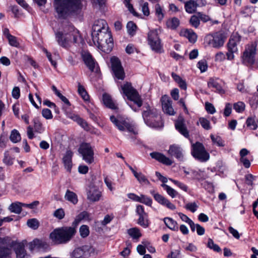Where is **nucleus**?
I'll use <instances>...</instances> for the list:
<instances>
[{
	"instance_id": "1",
	"label": "nucleus",
	"mask_w": 258,
	"mask_h": 258,
	"mask_svg": "<svg viewBox=\"0 0 258 258\" xmlns=\"http://www.w3.org/2000/svg\"><path fill=\"white\" fill-rule=\"evenodd\" d=\"M55 37L58 44L65 48H69L72 44L77 42L80 38L79 31L71 24L66 25L63 32L56 33Z\"/></svg>"
},
{
	"instance_id": "2",
	"label": "nucleus",
	"mask_w": 258,
	"mask_h": 258,
	"mask_svg": "<svg viewBox=\"0 0 258 258\" xmlns=\"http://www.w3.org/2000/svg\"><path fill=\"white\" fill-rule=\"evenodd\" d=\"M58 17L66 18L73 13L82 9L81 0H54Z\"/></svg>"
},
{
	"instance_id": "3",
	"label": "nucleus",
	"mask_w": 258,
	"mask_h": 258,
	"mask_svg": "<svg viewBox=\"0 0 258 258\" xmlns=\"http://www.w3.org/2000/svg\"><path fill=\"white\" fill-rule=\"evenodd\" d=\"M92 40L95 45L105 53H108L113 47V39L108 29L102 31L98 35L92 36Z\"/></svg>"
},
{
	"instance_id": "4",
	"label": "nucleus",
	"mask_w": 258,
	"mask_h": 258,
	"mask_svg": "<svg viewBox=\"0 0 258 258\" xmlns=\"http://www.w3.org/2000/svg\"><path fill=\"white\" fill-rule=\"evenodd\" d=\"M76 231L72 227H62L54 229L50 234V238L55 243H64L70 241Z\"/></svg>"
},
{
	"instance_id": "5",
	"label": "nucleus",
	"mask_w": 258,
	"mask_h": 258,
	"mask_svg": "<svg viewBox=\"0 0 258 258\" xmlns=\"http://www.w3.org/2000/svg\"><path fill=\"white\" fill-rule=\"evenodd\" d=\"M143 108L142 117L147 125L155 128L162 126L160 117L156 108L150 106L148 104H145Z\"/></svg>"
},
{
	"instance_id": "6",
	"label": "nucleus",
	"mask_w": 258,
	"mask_h": 258,
	"mask_svg": "<svg viewBox=\"0 0 258 258\" xmlns=\"http://www.w3.org/2000/svg\"><path fill=\"white\" fill-rule=\"evenodd\" d=\"M110 120L120 131H127L134 135L138 134L134 124L131 123L127 118L120 115H112L110 117Z\"/></svg>"
},
{
	"instance_id": "7",
	"label": "nucleus",
	"mask_w": 258,
	"mask_h": 258,
	"mask_svg": "<svg viewBox=\"0 0 258 258\" xmlns=\"http://www.w3.org/2000/svg\"><path fill=\"white\" fill-rule=\"evenodd\" d=\"M256 46L255 42H251L245 46L243 52V63L247 66L251 67L255 63L258 67V61L256 62L255 59Z\"/></svg>"
},
{
	"instance_id": "8",
	"label": "nucleus",
	"mask_w": 258,
	"mask_h": 258,
	"mask_svg": "<svg viewBox=\"0 0 258 258\" xmlns=\"http://www.w3.org/2000/svg\"><path fill=\"white\" fill-rule=\"evenodd\" d=\"M148 43L151 49L157 53L163 52V46L159 38V34L157 29L150 31L148 34Z\"/></svg>"
},
{
	"instance_id": "9",
	"label": "nucleus",
	"mask_w": 258,
	"mask_h": 258,
	"mask_svg": "<svg viewBox=\"0 0 258 258\" xmlns=\"http://www.w3.org/2000/svg\"><path fill=\"white\" fill-rule=\"evenodd\" d=\"M226 37L222 32H216L207 35L205 38L206 43L216 48L222 47L225 42Z\"/></svg>"
},
{
	"instance_id": "10",
	"label": "nucleus",
	"mask_w": 258,
	"mask_h": 258,
	"mask_svg": "<svg viewBox=\"0 0 258 258\" xmlns=\"http://www.w3.org/2000/svg\"><path fill=\"white\" fill-rule=\"evenodd\" d=\"M191 154L194 158L201 162H206L210 158V155L203 145L198 142L192 145Z\"/></svg>"
},
{
	"instance_id": "11",
	"label": "nucleus",
	"mask_w": 258,
	"mask_h": 258,
	"mask_svg": "<svg viewBox=\"0 0 258 258\" xmlns=\"http://www.w3.org/2000/svg\"><path fill=\"white\" fill-rule=\"evenodd\" d=\"M123 93L131 100L134 102L139 107L142 105V99L138 92L132 86L131 84L126 83L121 86Z\"/></svg>"
},
{
	"instance_id": "12",
	"label": "nucleus",
	"mask_w": 258,
	"mask_h": 258,
	"mask_svg": "<svg viewBox=\"0 0 258 258\" xmlns=\"http://www.w3.org/2000/svg\"><path fill=\"white\" fill-rule=\"evenodd\" d=\"M78 152L82 155L83 159L90 164L94 161V152L93 148L89 143H84L80 145Z\"/></svg>"
},
{
	"instance_id": "13",
	"label": "nucleus",
	"mask_w": 258,
	"mask_h": 258,
	"mask_svg": "<svg viewBox=\"0 0 258 258\" xmlns=\"http://www.w3.org/2000/svg\"><path fill=\"white\" fill-rule=\"evenodd\" d=\"M110 60L112 70L115 76L118 79L123 80L124 78V73L120 60L115 56L111 57Z\"/></svg>"
},
{
	"instance_id": "14",
	"label": "nucleus",
	"mask_w": 258,
	"mask_h": 258,
	"mask_svg": "<svg viewBox=\"0 0 258 258\" xmlns=\"http://www.w3.org/2000/svg\"><path fill=\"white\" fill-rule=\"evenodd\" d=\"M81 56L85 64L91 72H96L97 71V64L89 52L82 51Z\"/></svg>"
},
{
	"instance_id": "15",
	"label": "nucleus",
	"mask_w": 258,
	"mask_h": 258,
	"mask_svg": "<svg viewBox=\"0 0 258 258\" xmlns=\"http://www.w3.org/2000/svg\"><path fill=\"white\" fill-rule=\"evenodd\" d=\"M29 249L31 251L35 249L45 251L49 249V244L45 240L36 238L28 243Z\"/></svg>"
},
{
	"instance_id": "16",
	"label": "nucleus",
	"mask_w": 258,
	"mask_h": 258,
	"mask_svg": "<svg viewBox=\"0 0 258 258\" xmlns=\"http://www.w3.org/2000/svg\"><path fill=\"white\" fill-rule=\"evenodd\" d=\"M151 194L153 196L154 199L160 204L166 206L170 210H175L176 207L172 204L168 199L164 198L159 193L155 192L154 190L150 191Z\"/></svg>"
},
{
	"instance_id": "17",
	"label": "nucleus",
	"mask_w": 258,
	"mask_h": 258,
	"mask_svg": "<svg viewBox=\"0 0 258 258\" xmlns=\"http://www.w3.org/2000/svg\"><path fill=\"white\" fill-rule=\"evenodd\" d=\"M161 101L164 112L170 115H174L175 112L172 106V101L168 96L166 95L162 96Z\"/></svg>"
},
{
	"instance_id": "18",
	"label": "nucleus",
	"mask_w": 258,
	"mask_h": 258,
	"mask_svg": "<svg viewBox=\"0 0 258 258\" xmlns=\"http://www.w3.org/2000/svg\"><path fill=\"white\" fill-rule=\"evenodd\" d=\"M101 192L96 186H90L87 192V199L91 202L98 201L101 197Z\"/></svg>"
},
{
	"instance_id": "19",
	"label": "nucleus",
	"mask_w": 258,
	"mask_h": 258,
	"mask_svg": "<svg viewBox=\"0 0 258 258\" xmlns=\"http://www.w3.org/2000/svg\"><path fill=\"white\" fill-rule=\"evenodd\" d=\"M106 29H108V27L105 20L103 19L96 20L92 27V36L98 35V33Z\"/></svg>"
},
{
	"instance_id": "20",
	"label": "nucleus",
	"mask_w": 258,
	"mask_h": 258,
	"mask_svg": "<svg viewBox=\"0 0 258 258\" xmlns=\"http://www.w3.org/2000/svg\"><path fill=\"white\" fill-rule=\"evenodd\" d=\"M150 155L153 159L166 165H171L173 163V161L171 159L167 157L162 153L154 152L151 153Z\"/></svg>"
},
{
	"instance_id": "21",
	"label": "nucleus",
	"mask_w": 258,
	"mask_h": 258,
	"mask_svg": "<svg viewBox=\"0 0 258 258\" xmlns=\"http://www.w3.org/2000/svg\"><path fill=\"white\" fill-rule=\"evenodd\" d=\"M168 153L171 156L175 157L177 159L179 160L183 159V155L182 153V149L181 148L176 145H171L169 147V149Z\"/></svg>"
},
{
	"instance_id": "22",
	"label": "nucleus",
	"mask_w": 258,
	"mask_h": 258,
	"mask_svg": "<svg viewBox=\"0 0 258 258\" xmlns=\"http://www.w3.org/2000/svg\"><path fill=\"white\" fill-rule=\"evenodd\" d=\"M176 129L185 138L189 137V133L182 118H178L175 122Z\"/></svg>"
},
{
	"instance_id": "23",
	"label": "nucleus",
	"mask_w": 258,
	"mask_h": 258,
	"mask_svg": "<svg viewBox=\"0 0 258 258\" xmlns=\"http://www.w3.org/2000/svg\"><path fill=\"white\" fill-rule=\"evenodd\" d=\"M15 251L17 258H30V255L27 253L22 243H19L15 246Z\"/></svg>"
},
{
	"instance_id": "24",
	"label": "nucleus",
	"mask_w": 258,
	"mask_h": 258,
	"mask_svg": "<svg viewBox=\"0 0 258 258\" xmlns=\"http://www.w3.org/2000/svg\"><path fill=\"white\" fill-rule=\"evenodd\" d=\"M202 0H189L185 3L184 8L185 11L189 14L195 13L197 7L199 6V3Z\"/></svg>"
},
{
	"instance_id": "25",
	"label": "nucleus",
	"mask_w": 258,
	"mask_h": 258,
	"mask_svg": "<svg viewBox=\"0 0 258 258\" xmlns=\"http://www.w3.org/2000/svg\"><path fill=\"white\" fill-rule=\"evenodd\" d=\"M73 155V153L71 150H67L62 158L65 168L67 169V171L69 172L71 171L72 166V159Z\"/></svg>"
},
{
	"instance_id": "26",
	"label": "nucleus",
	"mask_w": 258,
	"mask_h": 258,
	"mask_svg": "<svg viewBox=\"0 0 258 258\" xmlns=\"http://www.w3.org/2000/svg\"><path fill=\"white\" fill-rule=\"evenodd\" d=\"M84 258H90L95 256L97 251L94 247L90 245H83Z\"/></svg>"
},
{
	"instance_id": "27",
	"label": "nucleus",
	"mask_w": 258,
	"mask_h": 258,
	"mask_svg": "<svg viewBox=\"0 0 258 258\" xmlns=\"http://www.w3.org/2000/svg\"><path fill=\"white\" fill-rule=\"evenodd\" d=\"M180 34L186 37L191 43H195L197 39L196 33L191 29L183 30L181 31Z\"/></svg>"
},
{
	"instance_id": "28",
	"label": "nucleus",
	"mask_w": 258,
	"mask_h": 258,
	"mask_svg": "<svg viewBox=\"0 0 258 258\" xmlns=\"http://www.w3.org/2000/svg\"><path fill=\"white\" fill-rule=\"evenodd\" d=\"M208 86L210 88H214L220 93H223L224 91L217 81V79L210 78L208 82Z\"/></svg>"
},
{
	"instance_id": "29",
	"label": "nucleus",
	"mask_w": 258,
	"mask_h": 258,
	"mask_svg": "<svg viewBox=\"0 0 258 258\" xmlns=\"http://www.w3.org/2000/svg\"><path fill=\"white\" fill-rule=\"evenodd\" d=\"M64 199L74 205L77 204L78 202L77 195L69 189L67 190L64 195Z\"/></svg>"
},
{
	"instance_id": "30",
	"label": "nucleus",
	"mask_w": 258,
	"mask_h": 258,
	"mask_svg": "<svg viewBox=\"0 0 258 258\" xmlns=\"http://www.w3.org/2000/svg\"><path fill=\"white\" fill-rule=\"evenodd\" d=\"M164 222L166 226L170 229L173 231H178V227L177 222L173 219L169 217L164 218Z\"/></svg>"
},
{
	"instance_id": "31",
	"label": "nucleus",
	"mask_w": 258,
	"mask_h": 258,
	"mask_svg": "<svg viewBox=\"0 0 258 258\" xmlns=\"http://www.w3.org/2000/svg\"><path fill=\"white\" fill-rule=\"evenodd\" d=\"M22 203L20 202H15L12 203L9 207L8 209L12 212L17 214H19L22 212Z\"/></svg>"
},
{
	"instance_id": "32",
	"label": "nucleus",
	"mask_w": 258,
	"mask_h": 258,
	"mask_svg": "<svg viewBox=\"0 0 258 258\" xmlns=\"http://www.w3.org/2000/svg\"><path fill=\"white\" fill-rule=\"evenodd\" d=\"M180 24L179 19L176 17H173L168 19L166 21L167 27L172 30L176 29Z\"/></svg>"
},
{
	"instance_id": "33",
	"label": "nucleus",
	"mask_w": 258,
	"mask_h": 258,
	"mask_svg": "<svg viewBox=\"0 0 258 258\" xmlns=\"http://www.w3.org/2000/svg\"><path fill=\"white\" fill-rule=\"evenodd\" d=\"M137 223L143 228H146L150 225V222L149 220L148 215L139 217Z\"/></svg>"
},
{
	"instance_id": "34",
	"label": "nucleus",
	"mask_w": 258,
	"mask_h": 258,
	"mask_svg": "<svg viewBox=\"0 0 258 258\" xmlns=\"http://www.w3.org/2000/svg\"><path fill=\"white\" fill-rule=\"evenodd\" d=\"M103 101L104 104L108 108L115 109L116 106L112 99L108 94H104L103 95Z\"/></svg>"
},
{
	"instance_id": "35",
	"label": "nucleus",
	"mask_w": 258,
	"mask_h": 258,
	"mask_svg": "<svg viewBox=\"0 0 258 258\" xmlns=\"http://www.w3.org/2000/svg\"><path fill=\"white\" fill-rule=\"evenodd\" d=\"M257 121L254 117H249L246 121V125L247 128L251 130H255L257 127Z\"/></svg>"
},
{
	"instance_id": "36",
	"label": "nucleus",
	"mask_w": 258,
	"mask_h": 258,
	"mask_svg": "<svg viewBox=\"0 0 258 258\" xmlns=\"http://www.w3.org/2000/svg\"><path fill=\"white\" fill-rule=\"evenodd\" d=\"M78 92L83 99H84L85 101L89 100V95L88 94L84 87L79 82L78 83Z\"/></svg>"
},
{
	"instance_id": "37",
	"label": "nucleus",
	"mask_w": 258,
	"mask_h": 258,
	"mask_svg": "<svg viewBox=\"0 0 258 258\" xmlns=\"http://www.w3.org/2000/svg\"><path fill=\"white\" fill-rule=\"evenodd\" d=\"M127 233L133 239H139L142 236V234L139 228L135 227L128 229Z\"/></svg>"
},
{
	"instance_id": "38",
	"label": "nucleus",
	"mask_w": 258,
	"mask_h": 258,
	"mask_svg": "<svg viewBox=\"0 0 258 258\" xmlns=\"http://www.w3.org/2000/svg\"><path fill=\"white\" fill-rule=\"evenodd\" d=\"M33 123L34 128L36 132L41 134L44 131V129L42 126V124L41 123L38 118H34L33 119Z\"/></svg>"
},
{
	"instance_id": "39",
	"label": "nucleus",
	"mask_w": 258,
	"mask_h": 258,
	"mask_svg": "<svg viewBox=\"0 0 258 258\" xmlns=\"http://www.w3.org/2000/svg\"><path fill=\"white\" fill-rule=\"evenodd\" d=\"M72 256L75 258H84L83 245L76 248L72 253Z\"/></svg>"
},
{
	"instance_id": "40",
	"label": "nucleus",
	"mask_w": 258,
	"mask_h": 258,
	"mask_svg": "<svg viewBox=\"0 0 258 258\" xmlns=\"http://www.w3.org/2000/svg\"><path fill=\"white\" fill-rule=\"evenodd\" d=\"M127 32L131 36H134L136 32L137 26L132 21L128 22L126 25Z\"/></svg>"
},
{
	"instance_id": "41",
	"label": "nucleus",
	"mask_w": 258,
	"mask_h": 258,
	"mask_svg": "<svg viewBox=\"0 0 258 258\" xmlns=\"http://www.w3.org/2000/svg\"><path fill=\"white\" fill-rule=\"evenodd\" d=\"M10 139L12 142L18 143L21 140L20 134L18 131L14 130L11 132Z\"/></svg>"
},
{
	"instance_id": "42",
	"label": "nucleus",
	"mask_w": 258,
	"mask_h": 258,
	"mask_svg": "<svg viewBox=\"0 0 258 258\" xmlns=\"http://www.w3.org/2000/svg\"><path fill=\"white\" fill-rule=\"evenodd\" d=\"M228 50L235 52L237 51L236 39L232 38L229 39L228 43Z\"/></svg>"
},
{
	"instance_id": "43",
	"label": "nucleus",
	"mask_w": 258,
	"mask_h": 258,
	"mask_svg": "<svg viewBox=\"0 0 258 258\" xmlns=\"http://www.w3.org/2000/svg\"><path fill=\"white\" fill-rule=\"evenodd\" d=\"M52 90L54 92L55 94L63 101L65 104L68 106H70L71 104L69 100L64 96H63L57 89L55 86H52Z\"/></svg>"
},
{
	"instance_id": "44",
	"label": "nucleus",
	"mask_w": 258,
	"mask_h": 258,
	"mask_svg": "<svg viewBox=\"0 0 258 258\" xmlns=\"http://www.w3.org/2000/svg\"><path fill=\"white\" fill-rule=\"evenodd\" d=\"M161 186L164 188L165 190H166L167 194L172 198H175L177 196V191L169 185L165 184H162Z\"/></svg>"
},
{
	"instance_id": "45",
	"label": "nucleus",
	"mask_w": 258,
	"mask_h": 258,
	"mask_svg": "<svg viewBox=\"0 0 258 258\" xmlns=\"http://www.w3.org/2000/svg\"><path fill=\"white\" fill-rule=\"evenodd\" d=\"M189 24L194 27L197 28L200 25V21L198 14L192 15L189 20Z\"/></svg>"
},
{
	"instance_id": "46",
	"label": "nucleus",
	"mask_w": 258,
	"mask_h": 258,
	"mask_svg": "<svg viewBox=\"0 0 258 258\" xmlns=\"http://www.w3.org/2000/svg\"><path fill=\"white\" fill-rule=\"evenodd\" d=\"M256 176L251 174H247L245 175V183L250 186V189L253 187V181L255 180Z\"/></svg>"
},
{
	"instance_id": "47",
	"label": "nucleus",
	"mask_w": 258,
	"mask_h": 258,
	"mask_svg": "<svg viewBox=\"0 0 258 258\" xmlns=\"http://www.w3.org/2000/svg\"><path fill=\"white\" fill-rule=\"evenodd\" d=\"M134 175L135 177L137 178L138 181L141 183H149V180L146 177V176L142 174L141 172H137Z\"/></svg>"
},
{
	"instance_id": "48",
	"label": "nucleus",
	"mask_w": 258,
	"mask_h": 258,
	"mask_svg": "<svg viewBox=\"0 0 258 258\" xmlns=\"http://www.w3.org/2000/svg\"><path fill=\"white\" fill-rule=\"evenodd\" d=\"M27 224L30 228L35 230L38 228L39 223L36 219L33 218L29 219L27 222Z\"/></svg>"
},
{
	"instance_id": "49",
	"label": "nucleus",
	"mask_w": 258,
	"mask_h": 258,
	"mask_svg": "<svg viewBox=\"0 0 258 258\" xmlns=\"http://www.w3.org/2000/svg\"><path fill=\"white\" fill-rule=\"evenodd\" d=\"M202 126L206 130L211 128L210 121L204 117H200L199 119Z\"/></svg>"
},
{
	"instance_id": "50",
	"label": "nucleus",
	"mask_w": 258,
	"mask_h": 258,
	"mask_svg": "<svg viewBox=\"0 0 258 258\" xmlns=\"http://www.w3.org/2000/svg\"><path fill=\"white\" fill-rule=\"evenodd\" d=\"M207 247L216 252L221 251L220 247L217 244H215L213 240L211 238L208 239Z\"/></svg>"
},
{
	"instance_id": "51",
	"label": "nucleus",
	"mask_w": 258,
	"mask_h": 258,
	"mask_svg": "<svg viewBox=\"0 0 258 258\" xmlns=\"http://www.w3.org/2000/svg\"><path fill=\"white\" fill-rule=\"evenodd\" d=\"M155 13L159 20H161L164 18L163 10L159 4H157L155 6Z\"/></svg>"
},
{
	"instance_id": "52",
	"label": "nucleus",
	"mask_w": 258,
	"mask_h": 258,
	"mask_svg": "<svg viewBox=\"0 0 258 258\" xmlns=\"http://www.w3.org/2000/svg\"><path fill=\"white\" fill-rule=\"evenodd\" d=\"M11 250L8 247L0 246V258H9Z\"/></svg>"
},
{
	"instance_id": "53",
	"label": "nucleus",
	"mask_w": 258,
	"mask_h": 258,
	"mask_svg": "<svg viewBox=\"0 0 258 258\" xmlns=\"http://www.w3.org/2000/svg\"><path fill=\"white\" fill-rule=\"evenodd\" d=\"M80 233L82 237L85 238L88 236L89 234V229L88 226L83 225L80 228Z\"/></svg>"
},
{
	"instance_id": "54",
	"label": "nucleus",
	"mask_w": 258,
	"mask_h": 258,
	"mask_svg": "<svg viewBox=\"0 0 258 258\" xmlns=\"http://www.w3.org/2000/svg\"><path fill=\"white\" fill-rule=\"evenodd\" d=\"M139 198L140 201H139V202L149 206H151L152 200L151 198L143 195H141Z\"/></svg>"
},
{
	"instance_id": "55",
	"label": "nucleus",
	"mask_w": 258,
	"mask_h": 258,
	"mask_svg": "<svg viewBox=\"0 0 258 258\" xmlns=\"http://www.w3.org/2000/svg\"><path fill=\"white\" fill-rule=\"evenodd\" d=\"M8 142V139L7 136L2 134L0 136V148L4 149L7 146V144Z\"/></svg>"
},
{
	"instance_id": "56",
	"label": "nucleus",
	"mask_w": 258,
	"mask_h": 258,
	"mask_svg": "<svg viewBox=\"0 0 258 258\" xmlns=\"http://www.w3.org/2000/svg\"><path fill=\"white\" fill-rule=\"evenodd\" d=\"M7 39L9 41V43L10 45L16 47H18L19 46L20 44L18 41L16 37L13 35H11L10 37L8 38Z\"/></svg>"
},
{
	"instance_id": "57",
	"label": "nucleus",
	"mask_w": 258,
	"mask_h": 258,
	"mask_svg": "<svg viewBox=\"0 0 258 258\" xmlns=\"http://www.w3.org/2000/svg\"><path fill=\"white\" fill-rule=\"evenodd\" d=\"M198 208V206L195 202L188 203L185 206V208L186 210H188L192 213L195 212L197 211Z\"/></svg>"
},
{
	"instance_id": "58",
	"label": "nucleus",
	"mask_w": 258,
	"mask_h": 258,
	"mask_svg": "<svg viewBox=\"0 0 258 258\" xmlns=\"http://www.w3.org/2000/svg\"><path fill=\"white\" fill-rule=\"evenodd\" d=\"M210 137L213 143L216 144L218 146H224V143L220 137L217 136L215 137L214 136L212 135H211Z\"/></svg>"
},
{
	"instance_id": "59",
	"label": "nucleus",
	"mask_w": 258,
	"mask_h": 258,
	"mask_svg": "<svg viewBox=\"0 0 258 258\" xmlns=\"http://www.w3.org/2000/svg\"><path fill=\"white\" fill-rule=\"evenodd\" d=\"M232 105L230 103H226L224 110V115L225 117L229 116L232 111Z\"/></svg>"
},
{
	"instance_id": "60",
	"label": "nucleus",
	"mask_w": 258,
	"mask_h": 258,
	"mask_svg": "<svg viewBox=\"0 0 258 258\" xmlns=\"http://www.w3.org/2000/svg\"><path fill=\"white\" fill-rule=\"evenodd\" d=\"M42 114L46 119H51L53 117L51 111L47 108L43 109L42 110Z\"/></svg>"
},
{
	"instance_id": "61",
	"label": "nucleus",
	"mask_w": 258,
	"mask_h": 258,
	"mask_svg": "<svg viewBox=\"0 0 258 258\" xmlns=\"http://www.w3.org/2000/svg\"><path fill=\"white\" fill-rule=\"evenodd\" d=\"M54 216L59 219H62L64 217V212L62 208L56 210L54 213Z\"/></svg>"
},
{
	"instance_id": "62",
	"label": "nucleus",
	"mask_w": 258,
	"mask_h": 258,
	"mask_svg": "<svg viewBox=\"0 0 258 258\" xmlns=\"http://www.w3.org/2000/svg\"><path fill=\"white\" fill-rule=\"evenodd\" d=\"M4 162L8 165H11L13 164L12 159L9 156V151H6L4 153V158L3 159Z\"/></svg>"
},
{
	"instance_id": "63",
	"label": "nucleus",
	"mask_w": 258,
	"mask_h": 258,
	"mask_svg": "<svg viewBox=\"0 0 258 258\" xmlns=\"http://www.w3.org/2000/svg\"><path fill=\"white\" fill-rule=\"evenodd\" d=\"M205 108L207 111L211 114H214L216 112L215 108L212 103L206 102Z\"/></svg>"
},
{
	"instance_id": "64",
	"label": "nucleus",
	"mask_w": 258,
	"mask_h": 258,
	"mask_svg": "<svg viewBox=\"0 0 258 258\" xmlns=\"http://www.w3.org/2000/svg\"><path fill=\"white\" fill-rule=\"evenodd\" d=\"M136 212L139 217L148 214L145 212L144 207L140 205L137 206Z\"/></svg>"
}]
</instances>
